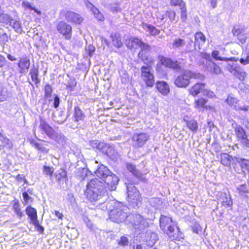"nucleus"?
I'll list each match as a JSON object with an SVG mask.
<instances>
[{
	"label": "nucleus",
	"instance_id": "obj_1",
	"mask_svg": "<svg viewBox=\"0 0 249 249\" xmlns=\"http://www.w3.org/2000/svg\"><path fill=\"white\" fill-rule=\"evenodd\" d=\"M99 203L103 205V209L105 207V210L108 211L111 206L113 207V209L110 210L109 215L110 219L114 222H122L127 218L136 229L142 230L149 226L147 220L140 214H133L128 216L127 207L121 203L114 201L107 202L106 204L102 202H99Z\"/></svg>",
	"mask_w": 249,
	"mask_h": 249
},
{
	"label": "nucleus",
	"instance_id": "obj_2",
	"mask_svg": "<svg viewBox=\"0 0 249 249\" xmlns=\"http://www.w3.org/2000/svg\"><path fill=\"white\" fill-rule=\"evenodd\" d=\"M104 183L97 178H94L87 185V189L85 192L86 198L91 202L100 201L106 193Z\"/></svg>",
	"mask_w": 249,
	"mask_h": 249
},
{
	"label": "nucleus",
	"instance_id": "obj_3",
	"mask_svg": "<svg viewBox=\"0 0 249 249\" xmlns=\"http://www.w3.org/2000/svg\"><path fill=\"white\" fill-rule=\"evenodd\" d=\"M160 227L171 240H179L181 238V234L171 217L161 215L160 218Z\"/></svg>",
	"mask_w": 249,
	"mask_h": 249
},
{
	"label": "nucleus",
	"instance_id": "obj_4",
	"mask_svg": "<svg viewBox=\"0 0 249 249\" xmlns=\"http://www.w3.org/2000/svg\"><path fill=\"white\" fill-rule=\"evenodd\" d=\"M192 78L202 79L204 76L200 73H194L186 71L175 79L174 83L178 88H186L189 84Z\"/></svg>",
	"mask_w": 249,
	"mask_h": 249
},
{
	"label": "nucleus",
	"instance_id": "obj_5",
	"mask_svg": "<svg viewBox=\"0 0 249 249\" xmlns=\"http://www.w3.org/2000/svg\"><path fill=\"white\" fill-rule=\"evenodd\" d=\"M152 68L148 66H143L141 69V78L148 87H152L155 83Z\"/></svg>",
	"mask_w": 249,
	"mask_h": 249
},
{
	"label": "nucleus",
	"instance_id": "obj_6",
	"mask_svg": "<svg viewBox=\"0 0 249 249\" xmlns=\"http://www.w3.org/2000/svg\"><path fill=\"white\" fill-rule=\"evenodd\" d=\"M127 200L129 203L137 204V202L141 201L142 198L139 192L133 184H128L127 186Z\"/></svg>",
	"mask_w": 249,
	"mask_h": 249
},
{
	"label": "nucleus",
	"instance_id": "obj_7",
	"mask_svg": "<svg viewBox=\"0 0 249 249\" xmlns=\"http://www.w3.org/2000/svg\"><path fill=\"white\" fill-rule=\"evenodd\" d=\"M234 132L238 141L240 142L242 145L245 147H249V140L243 128L240 125H236Z\"/></svg>",
	"mask_w": 249,
	"mask_h": 249
},
{
	"label": "nucleus",
	"instance_id": "obj_8",
	"mask_svg": "<svg viewBox=\"0 0 249 249\" xmlns=\"http://www.w3.org/2000/svg\"><path fill=\"white\" fill-rule=\"evenodd\" d=\"M57 30L63 35L65 38L69 39L71 37V27L64 21L59 22L57 25Z\"/></svg>",
	"mask_w": 249,
	"mask_h": 249
},
{
	"label": "nucleus",
	"instance_id": "obj_9",
	"mask_svg": "<svg viewBox=\"0 0 249 249\" xmlns=\"http://www.w3.org/2000/svg\"><path fill=\"white\" fill-rule=\"evenodd\" d=\"M149 138V135L144 133H136L135 134L133 137L132 140L133 144L136 147H140L142 146L146 141Z\"/></svg>",
	"mask_w": 249,
	"mask_h": 249
},
{
	"label": "nucleus",
	"instance_id": "obj_10",
	"mask_svg": "<svg viewBox=\"0 0 249 249\" xmlns=\"http://www.w3.org/2000/svg\"><path fill=\"white\" fill-rule=\"evenodd\" d=\"M226 102L231 107L236 111L244 110L247 111L248 110V107L247 106H240L238 104V100L235 98L233 95L230 94L226 100Z\"/></svg>",
	"mask_w": 249,
	"mask_h": 249
},
{
	"label": "nucleus",
	"instance_id": "obj_11",
	"mask_svg": "<svg viewBox=\"0 0 249 249\" xmlns=\"http://www.w3.org/2000/svg\"><path fill=\"white\" fill-rule=\"evenodd\" d=\"M105 182L108 185V189L112 191L116 188V185L119 181L118 177L110 172V174L105 177Z\"/></svg>",
	"mask_w": 249,
	"mask_h": 249
},
{
	"label": "nucleus",
	"instance_id": "obj_12",
	"mask_svg": "<svg viewBox=\"0 0 249 249\" xmlns=\"http://www.w3.org/2000/svg\"><path fill=\"white\" fill-rule=\"evenodd\" d=\"M218 200L225 207H231L233 205L231 195L229 191L227 193H220Z\"/></svg>",
	"mask_w": 249,
	"mask_h": 249
},
{
	"label": "nucleus",
	"instance_id": "obj_13",
	"mask_svg": "<svg viewBox=\"0 0 249 249\" xmlns=\"http://www.w3.org/2000/svg\"><path fill=\"white\" fill-rule=\"evenodd\" d=\"M30 60L27 56L19 58L18 66L21 73L26 72L30 66Z\"/></svg>",
	"mask_w": 249,
	"mask_h": 249
},
{
	"label": "nucleus",
	"instance_id": "obj_14",
	"mask_svg": "<svg viewBox=\"0 0 249 249\" xmlns=\"http://www.w3.org/2000/svg\"><path fill=\"white\" fill-rule=\"evenodd\" d=\"M65 18L69 22L80 24L83 21V18L79 14L72 11H67L65 13Z\"/></svg>",
	"mask_w": 249,
	"mask_h": 249
},
{
	"label": "nucleus",
	"instance_id": "obj_15",
	"mask_svg": "<svg viewBox=\"0 0 249 249\" xmlns=\"http://www.w3.org/2000/svg\"><path fill=\"white\" fill-rule=\"evenodd\" d=\"M160 62L162 65L169 68H172L174 70H179L180 67L177 61H174L170 58L162 57L160 59Z\"/></svg>",
	"mask_w": 249,
	"mask_h": 249
},
{
	"label": "nucleus",
	"instance_id": "obj_16",
	"mask_svg": "<svg viewBox=\"0 0 249 249\" xmlns=\"http://www.w3.org/2000/svg\"><path fill=\"white\" fill-rule=\"evenodd\" d=\"M39 127L50 138L53 137V134L55 131L43 119H40Z\"/></svg>",
	"mask_w": 249,
	"mask_h": 249
},
{
	"label": "nucleus",
	"instance_id": "obj_17",
	"mask_svg": "<svg viewBox=\"0 0 249 249\" xmlns=\"http://www.w3.org/2000/svg\"><path fill=\"white\" fill-rule=\"evenodd\" d=\"M207 102V100L203 98H198L195 100L194 107L199 111H203L204 108L206 109L212 108L210 106H206Z\"/></svg>",
	"mask_w": 249,
	"mask_h": 249
},
{
	"label": "nucleus",
	"instance_id": "obj_18",
	"mask_svg": "<svg viewBox=\"0 0 249 249\" xmlns=\"http://www.w3.org/2000/svg\"><path fill=\"white\" fill-rule=\"evenodd\" d=\"M95 175L99 178H105L107 176L110 174V171L104 165H100L96 170L94 171Z\"/></svg>",
	"mask_w": 249,
	"mask_h": 249
},
{
	"label": "nucleus",
	"instance_id": "obj_19",
	"mask_svg": "<svg viewBox=\"0 0 249 249\" xmlns=\"http://www.w3.org/2000/svg\"><path fill=\"white\" fill-rule=\"evenodd\" d=\"M232 33L234 36H237L238 39L241 44H244L246 42L247 36L244 29L234 27L232 30Z\"/></svg>",
	"mask_w": 249,
	"mask_h": 249
},
{
	"label": "nucleus",
	"instance_id": "obj_20",
	"mask_svg": "<svg viewBox=\"0 0 249 249\" xmlns=\"http://www.w3.org/2000/svg\"><path fill=\"white\" fill-rule=\"evenodd\" d=\"M156 88L158 91L163 95H167L170 91L168 85L164 81L157 82L156 83Z\"/></svg>",
	"mask_w": 249,
	"mask_h": 249
},
{
	"label": "nucleus",
	"instance_id": "obj_21",
	"mask_svg": "<svg viewBox=\"0 0 249 249\" xmlns=\"http://www.w3.org/2000/svg\"><path fill=\"white\" fill-rule=\"evenodd\" d=\"M158 240V236L155 232H147L146 234V242L148 246L152 247Z\"/></svg>",
	"mask_w": 249,
	"mask_h": 249
},
{
	"label": "nucleus",
	"instance_id": "obj_22",
	"mask_svg": "<svg viewBox=\"0 0 249 249\" xmlns=\"http://www.w3.org/2000/svg\"><path fill=\"white\" fill-rule=\"evenodd\" d=\"M26 214L30 217L32 223L36 226L38 225V222L37 219L36 211L35 209L31 207H27L26 209Z\"/></svg>",
	"mask_w": 249,
	"mask_h": 249
},
{
	"label": "nucleus",
	"instance_id": "obj_23",
	"mask_svg": "<svg viewBox=\"0 0 249 249\" xmlns=\"http://www.w3.org/2000/svg\"><path fill=\"white\" fill-rule=\"evenodd\" d=\"M86 5L88 8L92 12L95 18L99 21H103L104 20V17L103 14L101 13L98 9L95 7L94 5L90 2H88Z\"/></svg>",
	"mask_w": 249,
	"mask_h": 249
},
{
	"label": "nucleus",
	"instance_id": "obj_24",
	"mask_svg": "<svg viewBox=\"0 0 249 249\" xmlns=\"http://www.w3.org/2000/svg\"><path fill=\"white\" fill-rule=\"evenodd\" d=\"M142 26V28L151 36H155L160 33V30L151 24L143 23Z\"/></svg>",
	"mask_w": 249,
	"mask_h": 249
},
{
	"label": "nucleus",
	"instance_id": "obj_25",
	"mask_svg": "<svg viewBox=\"0 0 249 249\" xmlns=\"http://www.w3.org/2000/svg\"><path fill=\"white\" fill-rule=\"evenodd\" d=\"M188 116H185L183 118V120L186 123L187 127L192 131L196 132L198 129V124L197 122L192 119L190 121L187 120Z\"/></svg>",
	"mask_w": 249,
	"mask_h": 249
},
{
	"label": "nucleus",
	"instance_id": "obj_26",
	"mask_svg": "<svg viewBox=\"0 0 249 249\" xmlns=\"http://www.w3.org/2000/svg\"><path fill=\"white\" fill-rule=\"evenodd\" d=\"M141 42L142 40L138 38L131 37L126 40V44L129 49H136L140 47Z\"/></svg>",
	"mask_w": 249,
	"mask_h": 249
},
{
	"label": "nucleus",
	"instance_id": "obj_27",
	"mask_svg": "<svg viewBox=\"0 0 249 249\" xmlns=\"http://www.w3.org/2000/svg\"><path fill=\"white\" fill-rule=\"evenodd\" d=\"M242 169V171L245 173L249 174V160L243 158H238L236 160Z\"/></svg>",
	"mask_w": 249,
	"mask_h": 249
},
{
	"label": "nucleus",
	"instance_id": "obj_28",
	"mask_svg": "<svg viewBox=\"0 0 249 249\" xmlns=\"http://www.w3.org/2000/svg\"><path fill=\"white\" fill-rule=\"evenodd\" d=\"M195 42L194 45L195 46H197L198 48L200 49L201 45H202L206 41L205 36L201 32H197L195 34Z\"/></svg>",
	"mask_w": 249,
	"mask_h": 249
},
{
	"label": "nucleus",
	"instance_id": "obj_29",
	"mask_svg": "<svg viewBox=\"0 0 249 249\" xmlns=\"http://www.w3.org/2000/svg\"><path fill=\"white\" fill-rule=\"evenodd\" d=\"M204 88V84L197 83L190 89V93L193 96H196L201 91H203Z\"/></svg>",
	"mask_w": 249,
	"mask_h": 249
},
{
	"label": "nucleus",
	"instance_id": "obj_30",
	"mask_svg": "<svg viewBox=\"0 0 249 249\" xmlns=\"http://www.w3.org/2000/svg\"><path fill=\"white\" fill-rule=\"evenodd\" d=\"M126 168L136 178L141 179L142 178V175L138 171V170L136 169L135 165L131 163H127Z\"/></svg>",
	"mask_w": 249,
	"mask_h": 249
},
{
	"label": "nucleus",
	"instance_id": "obj_31",
	"mask_svg": "<svg viewBox=\"0 0 249 249\" xmlns=\"http://www.w3.org/2000/svg\"><path fill=\"white\" fill-rule=\"evenodd\" d=\"M207 70L211 73L215 74H218L221 73V70L220 67L217 65L215 63L209 61L207 67Z\"/></svg>",
	"mask_w": 249,
	"mask_h": 249
},
{
	"label": "nucleus",
	"instance_id": "obj_32",
	"mask_svg": "<svg viewBox=\"0 0 249 249\" xmlns=\"http://www.w3.org/2000/svg\"><path fill=\"white\" fill-rule=\"evenodd\" d=\"M103 153L107 155L113 160L116 158L118 155V153L114 150V147L107 144L106 146V150H105Z\"/></svg>",
	"mask_w": 249,
	"mask_h": 249
},
{
	"label": "nucleus",
	"instance_id": "obj_33",
	"mask_svg": "<svg viewBox=\"0 0 249 249\" xmlns=\"http://www.w3.org/2000/svg\"><path fill=\"white\" fill-rule=\"evenodd\" d=\"M90 144L93 148L98 149L102 151V153L106 150V143L101 142L98 140H93L90 142Z\"/></svg>",
	"mask_w": 249,
	"mask_h": 249
},
{
	"label": "nucleus",
	"instance_id": "obj_34",
	"mask_svg": "<svg viewBox=\"0 0 249 249\" xmlns=\"http://www.w3.org/2000/svg\"><path fill=\"white\" fill-rule=\"evenodd\" d=\"M219 52L218 51H213L212 53V57L215 59L216 60L219 61H237L238 59L235 57H231V58H225L219 56Z\"/></svg>",
	"mask_w": 249,
	"mask_h": 249
},
{
	"label": "nucleus",
	"instance_id": "obj_35",
	"mask_svg": "<svg viewBox=\"0 0 249 249\" xmlns=\"http://www.w3.org/2000/svg\"><path fill=\"white\" fill-rule=\"evenodd\" d=\"M53 135V137H50V139L54 140L56 142L60 144L63 145L64 144L65 142V138L62 134L54 131Z\"/></svg>",
	"mask_w": 249,
	"mask_h": 249
},
{
	"label": "nucleus",
	"instance_id": "obj_36",
	"mask_svg": "<svg viewBox=\"0 0 249 249\" xmlns=\"http://www.w3.org/2000/svg\"><path fill=\"white\" fill-rule=\"evenodd\" d=\"M73 116L74 118V121L76 122L82 121L85 118V115L83 112L79 107H76L74 108Z\"/></svg>",
	"mask_w": 249,
	"mask_h": 249
},
{
	"label": "nucleus",
	"instance_id": "obj_37",
	"mask_svg": "<svg viewBox=\"0 0 249 249\" xmlns=\"http://www.w3.org/2000/svg\"><path fill=\"white\" fill-rule=\"evenodd\" d=\"M10 25L12 26L15 31L18 34H21L22 33V26L19 21L14 20L13 22L11 21Z\"/></svg>",
	"mask_w": 249,
	"mask_h": 249
},
{
	"label": "nucleus",
	"instance_id": "obj_38",
	"mask_svg": "<svg viewBox=\"0 0 249 249\" xmlns=\"http://www.w3.org/2000/svg\"><path fill=\"white\" fill-rule=\"evenodd\" d=\"M233 74L242 81H244L247 76V72L240 68H239Z\"/></svg>",
	"mask_w": 249,
	"mask_h": 249
},
{
	"label": "nucleus",
	"instance_id": "obj_39",
	"mask_svg": "<svg viewBox=\"0 0 249 249\" xmlns=\"http://www.w3.org/2000/svg\"><path fill=\"white\" fill-rule=\"evenodd\" d=\"M185 44V41L184 39L176 38L173 40L172 47L174 49H180Z\"/></svg>",
	"mask_w": 249,
	"mask_h": 249
},
{
	"label": "nucleus",
	"instance_id": "obj_40",
	"mask_svg": "<svg viewBox=\"0 0 249 249\" xmlns=\"http://www.w3.org/2000/svg\"><path fill=\"white\" fill-rule=\"evenodd\" d=\"M231 157L228 154L223 153L221 155V162L225 166H229L231 162Z\"/></svg>",
	"mask_w": 249,
	"mask_h": 249
},
{
	"label": "nucleus",
	"instance_id": "obj_41",
	"mask_svg": "<svg viewBox=\"0 0 249 249\" xmlns=\"http://www.w3.org/2000/svg\"><path fill=\"white\" fill-rule=\"evenodd\" d=\"M9 97V93L5 88L0 84V102L7 100Z\"/></svg>",
	"mask_w": 249,
	"mask_h": 249
},
{
	"label": "nucleus",
	"instance_id": "obj_42",
	"mask_svg": "<svg viewBox=\"0 0 249 249\" xmlns=\"http://www.w3.org/2000/svg\"><path fill=\"white\" fill-rule=\"evenodd\" d=\"M30 74L31 75L32 81L36 84L40 82L38 78V71L37 69H34L30 71Z\"/></svg>",
	"mask_w": 249,
	"mask_h": 249
},
{
	"label": "nucleus",
	"instance_id": "obj_43",
	"mask_svg": "<svg viewBox=\"0 0 249 249\" xmlns=\"http://www.w3.org/2000/svg\"><path fill=\"white\" fill-rule=\"evenodd\" d=\"M13 21L12 18L7 14H0V22L8 24Z\"/></svg>",
	"mask_w": 249,
	"mask_h": 249
},
{
	"label": "nucleus",
	"instance_id": "obj_44",
	"mask_svg": "<svg viewBox=\"0 0 249 249\" xmlns=\"http://www.w3.org/2000/svg\"><path fill=\"white\" fill-rule=\"evenodd\" d=\"M13 208L17 216L21 218L23 215V213L21 211L20 205L18 201L14 202L13 205Z\"/></svg>",
	"mask_w": 249,
	"mask_h": 249
},
{
	"label": "nucleus",
	"instance_id": "obj_45",
	"mask_svg": "<svg viewBox=\"0 0 249 249\" xmlns=\"http://www.w3.org/2000/svg\"><path fill=\"white\" fill-rule=\"evenodd\" d=\"M30 142L38 150H40L41 151V152L44 153H47L48 152L49 149L43 147L41 144L35 142L34 140H31Z\"/></svg>",
	"mask_w": 249,
	"mask_h": 249
},
{
	"label": "nucleus",
	"instance_id": "obj_46",
	"mask_svg": "<svg viewBox=\"0 0 249 249\" xmlns=\"http://www.w3.org/2000/svg\"><path fill=\"white\" fill-rule=\"evenodd\" d=\"M171 4L174 6H178L181 10L185 8V4L183 0H171Z\"/></svg>",
	"mask_w": 249,
	"mask_h": 249
},
{
	"label": "nucleus",
	"instance_id": "obj_47",
	"mask_svg": "<svg viewBox=\"0 0 249 249\" xmlns=\"http://www.w3.org/2000/svg\"><path fill=\"white\" fill-rule=\"evenodd\" d=\"M112 38V43L113 45L117 48H120L122 46V43L121 41V39L119 36H117L115 35L114 36H111Z\"/></svg>",
	"mask_w": 249,
	"mask_h": 249
},
{
	"label": "nucleus",
	"instance_id": "obj_48",
	"mask_svg": "<svg viewBox=\"0 0 249 249\" xmlns=\"http://www.w3.org/2000/svg\"><path fill=\"white\" fill-rule=\"evenodd\" d=\"M54 172V169L53 167H50L48 166H44L43 168V173L50 177H52Z\"/></svg>",
	"mask_w": 249,
	"mask_h": 249
},
{
	"label": "nucleus",
	"instance_id": "obj_49",
	"mask_svg": "<svg viewBox=\"0 0 249 249\" xmlns=\"http://www.w3.org/2000/svg\"><path fill=\"white\" fill-rule=\"evenodd\" d=\"M240 62L244 65L249 64V52L242 54Z\"/></svg>",
	"mask_w": 249,
	"mask_h": 249
},
{
	"label": "nucleus",
	"instance_id": "obj_50",
	"mask_svg": "<svg viewBox=\"0 0 249 249\" xmlns=\"http://www.w3.org/2000/svg\"><path fill=\"white\" fill-rule=\"evenodd\" d=\"M141 49V51L139 52L138 54V56L142 55V52L149 51L150 50V47L147 44H145L142 41L140 47Z\"/></svg>",
	"mask_w": 249,
	"mask_h": 249
},
{
	"label": "nucleus",
	"instance_id": "obj_51",
	"mask_svg": "<svg viewBox=\"0 0 249 249\" xmlns=\"http://www.w3.org/2000/svg\"><path fill=\"white\" fill-rule=\"evenodd\" d=\"M22 5L23 7H24L26 8H28L30 10H34L36 13H37L38 15H40L41 14V11L39 10H38L37 9L35 8V7H33L31 3L28 1H23L22 2Z\"/></svg>",
	"mask_w": 249,
	"mask_h": 249
},
{
	"label": "nucleus",
	"instance_id": "obj_52",
	"mask_svg": "<svg viewBox=\"0 0 249 249\" xmlns=\"http://www.w3.org/2000/svg\"><path fill=\"white\" fill-rule=\"evenodd\" d=\"M0 146L5 147L8 146L11 147L10 141L6 138L1 137L0 138Z\"/></svg>",
	"mask_w": 249,
	"mask_h": 249
},
{
	"label": "nucleus",
	"instance_id": "obj_53",
	"mask_svg": "<svg viewBox=\"0 0 249 249\" xmlns=\"http://www.w3.org/2000/svg\"><path fill=\"white\" fill-rule=\"evenodd\" d=\"M227 70L229 71H230L232 74L235 72V71L239 68L237 66V65L232 63H228L227 67Z\"/></svg>",
	"mask_w": 249,
	"mask_h": 249
},
{
	"label": "nucleus",
	"instance_id": "obj_54",
	"mask_svg": "<svg viewBox=\"0 0 249 249\" xmlns=\"http://www.w3.org/2000/svg\"><path fill=\"white\" fill-rule=\"evenodd\" d=\"M239 88L241 91L244 92L245 94H249V85L244 83H242L239 85Z\"/></svg>",
	"mask_w": 249,
	"mask_h": 249
},
{
	"label": "nucleus",
	"instance_id": "obj_55",
	"mask_svg": "<svg viewBox=\"0 0 249 249\" xmlns=\"http://www.w3.org/2000/svg\"><path fill=\"white\" fill-rule=\"evenodd\" d=\"M240 195L242 196L244 194L248 192V189L245 184H242L236 187Z\"/></svg>",
	"mask_w": 249,
	"mask_h": 249
},
{
	"label": "nucleus",
	"instance_id": "obj_56",
	"mask_svg": "<svg viewBox=\"0 0 249 249\" xmlns=\"http://www.w3.org/2000/svg\"><path fill=\"white\" fill-rule=\"evenodd\" d=\"M52 89L51 86L47 85L45 87V96L46 98H50L51 96Z\"/></svg>",
	"mask_w": 249,
	"mask_h": 249
},
{
	"label": "nucleus",
	"instance_id": "obj_57",
	"mask_svg": "<svg viewBox=\"0 0 249 249\" xmlns=\"http://www.w3.org/2000/svg\"><path fill=\"white\" fill-rule=\"evenodd\" d=\"M165 15L166 17H167L172 22V21L175 20V17H176V13L174 11H167Z\"/></svg>",
	"mask_w": 249,
	"mask_h": 249
},
{
	"label": "nucleus",
	"instance_id": "obj_58",
	"mask_svg": "<svg viewBox=\"0 0 249 249\" xmlns=\"http://www.w3.org/2000/svg\"><path fill=\"white\" fill-rule=\"evenodd\" d=\"M203 94L209 98H213L215 97L214 93L213 91L208 89L203 90Z\"/></svg>",
	"mask_w": 249,
	"mask_h": 249
},
{
	"label": "nucleus",
	"instance_id": "obj_59",
	"mask_svg": "<svg viewBox=\"0 0 249 249\" xmlns=\"http://www.w3.org/2000/svg\"><path fill=\"white\" fill-rule=\"evenodd\" d=\"M128 244V239L126 237L123 236L121 238L119 242V244L121 246H125Z\"/></svg>",
	"mask_w": 249,
	"mask_h": 249
},
{
	"label": "nucleus",
	"instance_id": "obj_60",
	"mask_svg": "<svg viewBox=\"0 0 249 249\" xmlns=\"http://www.w3.org/2000/svg\"><path fill=\"white\" fill-rule=\"evenodd\" d=\"M111 11L113 12H118L121 11V8H120L118 4H114L111 7Z\"/></svg>",
	"mask_w": 249,
	"mask_h": 249
},
{
	"label": "nucleus",
	"instance_id": "obj_61",
	"mask_svg": "<svg viewBox=\"0 0 249 249\" xmlns=\"http://www.w3.org/2000/svg\"><path fill=\"white\" fill-rule=\"evenodd\" d=\"M0 39L3 42H6L8 41L9 36L6 33H3L0 36Z\"/></svg>",
	"mask_w": 249,
	"mask_h": 249
},
{
	"label": "nucleus",
	"instance_id": "obj_62",
	"mask_svg": "<svg viewBox=\"0 0 249 249\" xmlns=\"http://www.w3.org/2000/svg\"><path fill=\"white\" fill-rule=\"evenodd\" d=\"M186 8H184L183 10H181V19L182 21H185L186 19Z\"/></svg>",
	"mask_w": 249,
	"mask_h": 249
},
{
	"label": "nucleus",
	"instance_id": "obj_63",
	"mask_svg": "<svg viewBox=\"0 0 249 249\" xmlns=\"http://www.w3.org/2000/svg\"><path fill=\"white\" fill-rule=\"evenodd\" d=\"M54 107L57 108L59 105V98L57 96H55L54 99Z\"/></svg>",
	"mask_w": 249,
	"mask_h": 249
},
{
	"label": "nucleus",
	"instance_id": "obj_64",
	"mask_svg": "<svg viewBox=\"0 0 249 249\" xmlns=\"http://www.w3.org/2000/svg\"><path fill=\"white\" fill-rule=\"evenodd\" d=\"M243 124L245 125L247 129H249V118H247L244 120Z\"/></svg>",
	"mask_w": 249,
	"mask_h": 249
}]
</instances>
